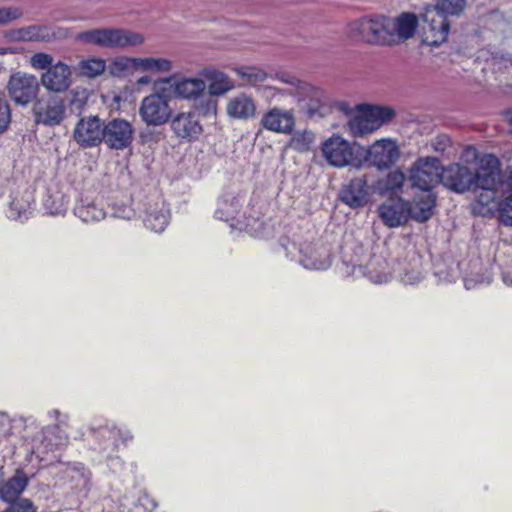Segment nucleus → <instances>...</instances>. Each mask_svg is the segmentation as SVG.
<instances>
[{
  "instance_id": "obj_41",
  "label": "nucleus",
  "mask_w": 512,
  "mask_h": 512,
  "mask_svg": "<svg viewBox=\"0 0 512 512\" xmlns=\"http://www.w3.org/2000/svg\"><path fill=\"white\" fill-rule=\"evenodd\" d=\"M315 140V135L312 131L301 130L296 131L289 140L288 146L298 152H307L310 150L311 145Z\"/></svg>"
},
{
  "instance_id": "obj_56",
  "label": "nucleus",
  "mask_w": 512,
  "mask_h": 512,
  "mask_svg": "<svg viewBox=\"0 0 512 512\" xmlns=\"http://www.w3.org/2000/svg\"><path fill=\"white\" fill-rule=\"evenodd\" d=\"M339 108L340 110H342L345 114H349L350 113V108L349 106L346 104V103H341L339 105Z\"/></svg>"
},
{
  "instance_id": "obj_42",
  "label": "nucleus",
  "mask_w": 512,
  "mask_h": 512,
  "mask_svg": "<svg viewBox=\"0 0 512 512\" xmlns=\"http://www.w3.org/2000/svg\"><path fill=\"white\" fill-rule=\"evenodd\" d=\"M466 5V0H437V4L431 9H439L447 18L448 15L460 14Z\"/></svg>"
},
{
  "instance_id": "obj_25",
  "label": "nucleus",
  "mask_w": 512,
  "mask_h": 512,
  "mask_svg": "<svg viewBox=\"0 0 512 512\" xmlns=\"http://www.w3.org/2000/svg\"><path fill=\"white\" fill-rule=\"evenodd\" d=\"M170 219V211L162 199L148 203L143 222L145 226L155 233H161L167 227Z\"/></svg>"
},
{
  "instance_id": "obj_32",
  "label": "nucleus",
  "mask_w": 512,
  "mask_h": 512,
  "mask_svg": "<svg viewBox=\"0 0 512 512\" xmlns=\"http://www.w3.org/2000/svg\"><path fill=\"white\" fill-rule=\"evenodd\" d=\"M242 206V199L232 194L222 196L217 202L215 217L219 220H234L239 214Z\"/></svg>"
},
{
  "instance_id": "obj_17",
  "label": "nucleus",
  "mask_w": 512,
  "mask_h": 512,
  "mask_svg": "<svg viewBox=\"0 0 512 512\" xmlns=\"http://www.w3.org/2000/svg\"><path fill=\"white\" fill-rule=\"evenodd\" d=\"M40 82L49 92H66L73 83L72 68L65 62L58 61L42 73Z\"/></svg>"
},
{
  "instance_id": "obj_39",
  "label": "nucleus",
  "mask_w": 512,
  "mask_h": 512,
  "mask_svg": "<svg viewBox=\"0 0 512 512\" xmlns=\"http://www.w3.org/2000/svg\"><path fill=\"white\" fill-rule=\"evenodd\" d=\"M405 179L406 176L401 170H393L384 178L378 180L375 188L381 195L395 194L401 190Z\"/></svg>"
},
{
  "instance_id": "obj_47",
  "label": "nucleus",
  "mask_w": 512,
  "mask_h": 512,
  "mask_svg": "<svg viewBox=\"0 0 512 512\" xmlns=\"http://www.w3.org/2000/svg\"><path fill=\"white\" fill-rule=\"evenodd\" d=\"M65 203L66 201L64 196H59L56 197L55 199H52V196H48L44 200L45 206L50 210L52 214H59L62 211H64Z\"/></svg>"
},
{
  "instance_id": "obj_24",
  "label": "nucleus",
  "mask_w": 512,
  "mask_h": 512,
  "mask_svg": "<svg viewBox=\"0 0 512 512\" xmlns=\"http://www.w3.org/2000/svg\"><path fill=\"white\" fill-rule=\"evenodd\" d=\"M62 29L55 30L47 25H30L10 32V38L15 41L49 42L64 36Z\"/></svg>"
},
{
  "instance_id": "obj_8",
  "label": "nucleus",
  "mask_w": 512,
  "mask_h": 512,
  "mask_svg": "<svg viewBox=\"0 0 512 512\" xmlns=\"http://www.w3.org/2000/svg\"><path fill=\"white\" fill-rule=\"evenodd\" d=\"M412 187L420 191H432L441 182V166L435 157L419 158L409 169L408 177Z\"/></svg>"
},
{
  "instance_id": "obj_22",
  "label": "nucleus",
  "mask_w": 512,
  "mask_h": 512,
  "mask_svg": "<svg viewBox=\"0 0 512 512\" xmlns=\"http://www.w3.org/2000/svg\"><path fill=\"white\" fill-rule=\"evenodd\" d=\"M299 262L306 269L325 270L331 265V254L324 245L307 244L300 249Z\"/></svg>"
},
{
  "instance_id": "obj_4",
  "label": "nucleus",
  "mask_w": 512,
  "mask_h": 512,
  "mask_svg": "<svg viewBox=\"0 0 512 512\" xmlns=\"http://www.w3.org/2000/svg\"><path fill=\"white\" fill-rule=\"evenodd\" d=\"M75 40L104 49H124L141 45L145 38L142 34L127 29L95 28L78 33Z\"/></svg>"
},
{
  "instance_id": "obj_53",
  "label": "nucleus",
  "mask_w": 512,
  "mask_h": 512,
  "mask_svg": "<svg viewBox=\"0 0 512 512\" xmlns=\"http://www.w3.org/2000/svg\"><path fill=\"white\" fill-rule=\"evenodd\" d=\"M420 279L421 275L417 269L413 270L412 273H405V275L402 277L403 282L407 284H414L418 282Z\"/></svg>"
},
{
  "instance_id": "obj_28",
  "label": "nucleus",
  "mask_w": 512,
  "mask_h": 512,
  "mask_svg": "<svg viewBox=\"0 0 512 512\" xmlns=\"http://www.w3.org/2000/svg\"><path fill=\"white\" fill-rule=\"evenodd\" d=\"M33 203L34 195L29 189L14 194L7 211L8 218L21 222L27 220L31 214Z\"/></svg>"
},
{
  "instance_id": "obj_49",
  "label": "nucleus",
  "mask_w": 512,
  "mask_h": 512,
  "mask_svg": "<svg viewBox=\"0 0 512 512\" xmlns=\"http://www.w3.org/2000/svg\"><path fill=\"white\" fill-rule=\"evenodd\" d=\"M11 121V112L6 100L0 98V133L5 131Z\"/></svg>"
},
{
  "instance_id": "obj_57",
  "label": "nucleus",
  "mask_w": 512,
  "mask_h": 512,
  "mask_svg": "<svg viewBox=\"0 0 512 512\" xmlns=\"http://www.w3.org/2000/svg\"><path fill=\"white\" fill-rule=\"evenodd\" d=\"M268 88H269V89H271V90H274V91H275V92H277V93H278V92H280V90H279V89H277V88H273V87H268Z\"/></svg>"
},
{
  "instance_id": "obj_54",
  "label": "nucleus",
  "mask_w": 512,
  "mask_h": 512,
  "mask_svg": "<svg viewBox=\"0 0 512 512\" xmlns=\"http://www.w3.org/2000/svg\"><path fill=\"white\" fill-rule=\"evenodd\" d=\"M503 281L506 285L512 286V268L508 267L503 272Z\"/></svg>"
},
{
  "instance_id": "obj_21",
  "label": "nucleus",
  "mask_w": 512,
  "mask_h": 512,
  "mask_svg": "<svg viewBox=\"0 0 512 512\" xmlns=\"http://www.w3.org/2000/svg\"><path fill=\"white\" fill-rule=\"evenodd\" d=\"M170 127L177 138L186 141L196 140L202 133L199 118L193 111L177 113L170 119Z\"/></svg>"
},
{
  "instance_id": "obj_2",
  "label": "nucleus",
  "mask_w": 512,
  "mask_h": 512,
  "mask_svg": "<svg viewBox=\"0 0 512 512\" xmlns=\"http://www.w3.org/2000/svg\"><path fill=\"white\" fill-rule=\"evenodd\" d=\"M505 178L501 176L500 163L492 154H485L479 159L478 177L475 185L477 192L473 210L481 215L497 211V203L502 198L501 185Z\"/></svg>"
},
{
  "instance_id": "obj_34",
  "label": "nucleus",
  "mask_w": 512,
  "mask_h": 512,
  "mask_svg": "<svg viewBox=\"0 0 512 512\" xmlns=\"http://www.w3.org/2000/svg\"><path fill=\"white\" fill-rule=\"evenodd\" d=\"M28 484V478L22 471H16L15 475L4 483L0 489V497L6 502H14L24 491Z\"/></svg>"
},
{
  "instance_id": "obj_18",
  "label": "nucleus",
  "mask_w": 512,
  "mask_h": 512,
  "mask_svg": "<svg viewBox=\"0 0 512 512\" xmlns=\"http://www.w3.org/2000/svg\"><path fill=\"white\" fill-rule=\"evenodd\" d=\"M260 124L268 131L288 135L296 125L295 113L292 109L274 106L263 114Z\"/></svg>"
},
{
  "instance_id": "obj_29",
  "label": "nucleus",
  "mask_w": 512,
  "mask_h": 512,
  "mask_svg": "<svg viewBox=\"0 0 512 512\" xmlns=\"http://www.w3.org/2000/svg\"><path fill=\"white\" fill-rule=\"evenodd\" d=\"M65 483L71 490L86 492L90 484V472L81 463L68 464L63 471Z\"/></svg>"
},
{
  "instance_id": "obj_15",
  "label": "nucleus",
  "mask_w": 512,
  "mask_h": 512,
  "mask_svg": "<svg viewBox=\"0 0 512 512\" xmlns=\"http://www.w3.org/2000/svg\"><path fill=\"white\" fill-rule=\"evenodd\" d=\"M321 151L325 160L337 168L349 165L354 158L351 144L339 135H333L325 140Z\"/></svg>"
},
{
  "instance_id": "obj_52",
  "label": "nucleus",
  "mask_w": 512,
  "mask_h": 512,
  "mask_svg": "<svg viewBox=\"0 0 512 512\" xmlns=\"http://www.w3.org/2000/svg\"><path fill=\"white\" fill-rule=\"evenodd\" d=\"M462 159L465 162L476 161L478 159V152H477L476 148H474L472 146L466 147L462 153Z\"/></svg>"
},
{
  "instance_id": "obj_1",
  "label": "nucleus",
  "mask_w": 512,
  "mask_h": 512,
  "mask_svg": "<svg viewBox=\"0 0 512 512\" xmlns=\"http://www.w3.org/2000/svg\"><path fill=\"white\" fill-rule=\"evenodd\" d=\"M418 27L413 13H401L397 17L374 16L361 18L348 26L351 37L369 44L391 46L412 38Z\"/></svg>"
},
{
  "instance_id": "obj_35",
  "label": "nucleus",
  "mask_w": 512,
  "mask_h": 512,
  "mask_svg": "<svg viewBox=\"0 0 512 512\" xmlns=\"http://www.w3.org/2000/svg\"><path fill=\"white\" fill-rule=\"evenodd\" d=\"M67 437L61 433L58 426H51L43 429L40 444L37 446L39 453H47L65 445Z\"/></svg>"
},
{
  "instance_id": "obj_6",
  "label": "nucleus",
  "mask_w": 512,
  "mask_h": 512,
  "mask_svg": "<svg viewBox=\"0 0 512 512\" xmlns=\"http://www.w3.org/2000/svg\"><path fill=\"white\" fill-rule=\"evenodd\" d=\"M173 91L178 98L197 103L205 115L215 114L217 102L207 97V85L204 79L199 77H183L176 79Z\"/></svg>"
},
{
  "instance_id": "obj_36",
  "label": "nucleus",
  "mask_w": 512,
  "mask_h": 512,
  "mask_svg": "<svg viewBox=\"0 0 512 512\" xmlns=\"http://www.w3.org/2000/svg\"><path fill=\"white\" fill-rule=\"evenodd\" d=\"M173 69L171 60L165 57H138L139 73L163 74Z\"/></svg>"
},
{
  "instance_id": "obj_3",
  "label": "nucleus",
  "mask_w": 512,
  "mask_h": 512,
  "mask_svg": "<svg viewBox=\"0 0 512 512\" xmlns=\"http://www.w3.org/2000/svg\"><path fill=\"white\" fill-rule=\"evenodd\" d=\"M275 78L290 86L286 93L295 98L299 111L309 118H322L330 112L329 98L322 89L287 73H277Z\"/></svg>"
},
{
  "instance_id": "obj_58",
  "label": "nucleus",
  "mask_w": 512,
  "mask_h": 512,
  "mask_svg": "<svg viewBox=\"0 0 512 512\" xmlns=\"http://www.w3.org/2000/svg\"><path fill=\"white\" fill-rule=\"evenodd\" d=\"M128 438H131V435H127L126 437L123 436V440H127Z\"/></svg>"
},
{
  "instance_id": "obj_16",
  "label": "nucleus",
  "mask_w": 512,
  "mask_h": 512,
  "mask_svg": "<svg viewBox=\"0 0 512 512\" xmlns=\"http://www.w3.org/2000/svg\"><path fill=\"white\" fill-rule=\"evenodd\" d=\"M104 124L97 116L81 118L75 125L73 138L83 147H95L102 142Z\"/></svg>"
},
{
  "instance_id": "obj_44",
  "label": "nucleus",
  "mask_w": 512,
  "mask_h": 512,
  "mask_svg": "<svg viewBox=\"0 0 512 512\" xmlns=\"http://www.w3.org/2000/svg\"><path fill=\"white\" fill-rule=\"evenodd\" d=\"M54 59L50 54L37 52L30 57L29 63L36 70H47L53 66Z\"/></svg>"
},
{
  "instance_id": "obj_43",
  "label": "nucleus",
  "mask_w": 512,
  "mask_h": 512,
  "mask_svg": "<svg viewBox=\"0 0 512 512\" xmlns=\"http://www.w3.org/2000/svg\"><path fill=\"white\" fill-rule=\"evenodd\" d=\"M98 437L103 440L101 445L104 450H107L110 447L115 448L117 446V438L120 437V430L116 428L102 427L98 430Z\"/></svg>"
},
{
  "instance_id": "obj_55",
  "label": "nucleus",
  "mask_w": 512,
  "mask_h": 512,
  "mask_svg": "<svg viewBox=\"0 0 512 512\" xmlns=\"http://www.w3.org/2000/svg\"><path fill=\"white\" fill-rule=\"evenodd\" d=\"M152 81L151 77L149 75H143L137 80V85L139 86H145L150 84Z\"/></svg>"
},
{
  "instance_id": "obj_10",
  "label": "nucleus",
  "mask_w": 512,
  "mask_h": 512,
  "mask_svg": "<svg viewBox=\"0 0 512 512\" xmlns=\"http://www.w3.org/2000/svg\"><path fill=\"white\" fill-rule=\"evenodd\" d=\"M450 24L439 9L427 8L423 14V42L429 46H438L446 41Z\"/></svg>"
},
{
  "instance_id": "obj_60",
  "label": "nucleus",
  "mask_w": 512,
  "mask_h": 512,
  "mask_svg": "<svg viewBox=\"0 0 512 512\" xmlns=\"http://www.w3.org/2000/svg\"><path fill=\"white\" fill-rule=\"evenodd\" d=\"M2 194V191L0 190V195Z\"/></svg>"
},
{
  "instance_id": "obj_51",
  "label": "nucleus",
  "mask_w": 512,
  "mask_h": 512,
  "mask_svg": "<svg viewBox=\"0 0 512 512\" xmlns=\"http://www.w3.org/2000/svg\"><path fill=\"white\" fill-rule=\"evenodd\" d=\"M491 282V275L487 273L484 277L480 279H474L472 277H467L464 280L465 287L467 289H472L476 287L478 284H489Z\"/></svg>"
},
{
  "instance_id": "obj_37",
  "label": "nucleus",
  "mask_w": 512,
  "mask_h": 512,
  "mask_svg": "<svg viewBox=\"0 0 512 512\" xmlns=\"http://www.w3.org/2000/svg\"><path fill=\"white\" fill-rule=\"evenodd\" d=\"M234 72L242 80L244 85L257 88L271 77L264 69L257 66L235 67Z\"/></svg>"
},
{
  "instance_id": "obj_59",
  "label": "nucleus",
  "mask_w": 512,
  "mask_h": 512,
  "mask_svg": "<svg viewBox=\"0 0 512 512\" xmlns=\"http://www.w3.org/2000/svg\"><path fill=\"white\" fill-rule=\"evenodd\" d=\"M510 123H511V125H512V114H511V117H510Z\"/></svg>"
},
{
  "instance_id": "obj_50",
  "label": "nucleus",
  "mask_w": 512,
  "mask_h": 512,
  "mask_svg": "<svg viewBox=\"0 0 512 512\" xmlns=\"http://www.w3.org/2000/svg\"><path fill=\"white\" fill-rule=\"evenodd\" d=\"M451 144L450 138L447 135H438L432 141V147L437 152H444Z\"/></svg>"
},
{
  "instance_id": "obj_38",
  "label": "nucleus",
  "mask_w": 512,
  "mask_h": 512,
  "mask_svg": "<svg viewBox=\"0 0 512 512\" xmlns=\"http://www.w3.org/2000/svg\"><path fill=\"white\" fill-rule=\"evenodd\" d=\"M109 73L116 77H126L139 73L138 57L118 56L108 66Z\"/></svg>"
},
{
  "instance_id": "obj_5",
  "label": "nucleus",
  "mask_w": 512,
  "mask_h": 512,
  "mask_svg": "<svg viewBox=\"0 0 512 512\" xmlns=\"http://www.w3.org/2000/svg\"><path fill=\"white\" fill-rule=\"evenodd\" d=\"M395 110L389 106L358 105L356 113L348 120V129L355 137L372 133L382 125L390 122Z\"/></svg>"
},
{
  "instance_id": "obj_26",
  "label": "nucleus",
  "mask_w": 512,
  "mask_h": 512,
  "mask_svg": "<svg viewBox=\"0 0 512 512\" xmlns=\"http://www.w3.org/2000/svg\"><path fill=\"white\" fill-rule=\"evenodd\" d=\"M436 197L432 191H420L409 203V217L417 222H425L433 215Z\"/></svg>"
},
{
  "instance_id": "obj_46",
  "label": "nucleus",
  "mask_w": 512,
  "mask_h": 512,
  "mask_svg": "<svg viewBox=\"0 0 512 512\" xmlns=\"http://www.w3.org/2000/svg\"><path fill=\"white\" fill-rule=\"evenodd\" d=\"M6 512H37V509L30 500L22 498L11 503Z\"/></svg>"
},
{
  "instance_id": "obj_14",
  "label": "nucleus",
  "mask_w": 512,
  "mask_h": 512,
  "mask_svg": "<svg viewBox=\"0 0 512 512\" xmlns=\"http://www.w3.org/2000/svg\"><path fill=\"white\" fill-rule=\"evenodd\" d=\"M477 177L478 169L474 172L460 164H451L444 169L441 168V183L458 193H463L476 185Z\"/></svg>"
},
{
  "instance_id": "obj_12",
  "label": "nucleus",
  "mask_w": 512,
  "mask_h": 512,
  "mask_svg": "<svg viewBox=\"0 0 512 512\" xmlns=\"http://www.w3.org/2000/svg\"><path fill=\"white\" fill-rule=\"evenodd\" d=\"M33 110L37 123L45 126H57L65 119L66 103L64 98L52 95L36 102Z\"/></svg>"
},
{
  "instance_id": "obj_40",
  "label": "nucleus",
  "mask_w": 512,
  "mask_h": 512,
  "mask_svg": "<svg viewBox=\"0 0 512 512\" xmlns=\"http://www.w3.org/2000/svg\"><path fill=\"white\" fill-rule=\"evenodd\" d=\"M106 69V62L101 58H88L78 63L79 73L88 78L101 75Z\"/></svg>"
},
{
  "instance_id": "obj_9",
  "label": "nucleus",
  "mask_w": 512,
  "mask_h": 512,
  "mask_svg": "<svg viewBox=\"0 0 512 512\" xmlns=\"http://www.w3.org/2000/svg\"><path fill=\"white\" fill-rule=\"evenodd\" d=\"M369 180L370 177L364 174L344 183L339 191V199L341 202L352 209L366 206L373 195Z\"/></svg>"
},
{
  "instance_id": "obj_33",
  "label": "nucleus",
  "mask_w": 512,
  "mask_h": 512,
  "mask_svg": "<svg viewBox=\"0 0 512 512\" xmlns=\"http://www.w3.org/2000/svg\"><path fill=\"white\" fill-rule=\"evenodd\" d=\"M74 214L83 222H97L105 218L104 209L93 200L81 198L74 207Z\"/></svg>"
},
{
  "instance_id": "obj_30",
  "label": "nucleus",
  "mask_w": 512,
  "mask_h": 512,
  "mask_svg": "<svg viewBox=\"0 0 512 512\" xmlns=\"http://www.w3.org/2000/svg\"><path fill=\"white\" fill-rule=\"evenodd\" d=\"M500 187L502 198L497 203L498 220L501 224L512 227V170Z\"/></svg>"
},
{
  "instance_id": "obj_27",
  "label": "nucleus",
  "mask_w": 512,
  "mask_h": 512,
  "mask_svg": "<svg viewBox=\"0 0 512 512\" xmlns=\"http://www.w3.org/2000/svg\"><path fill=\"white\" fill-rule=\"evenodd\" d=\"M202 75L209 81L207 97L223 96L235 88V82L224 72L205 69Z\"/></svg>"
},
{
  "instance_id": "obj_13",
  "label": "nucleus",
  "mask_w": 512,
  "mask_h": 512,
  "mask_svg": "<svg viewBox=\"0 0 512 512\" xmlns=\"http://www.w3.org/2000/svg\"><path fill=\"white\" fill-rule=\"evenodd\" d=\"M8 93L11 99L20 105H27L34 100L39 92V81L36 76L18 72L9 79Z\"/></svg>"
},
{
  "instance_id": "obj_23",
  "label": "nucleus",
  "mask_w": 512,
  "mask_h": 512,
  "mask_svg": "<svg viewBox=\"0 0 512 512\" xmlns=\"http://www.w3.org/2000/svg\"><path fill=\"white\" fill-rule=\"evenodd\" d=\"M226 113L235 120L253 119L257 114L256 102L251 95L238 93L227 100Z\"/></svg>"
},
{
  "instance_id": "obj_11",
  "label": "nucleus",
  "mask_w": 512,
  "mask_h": 512,
  "mask_svg": "<svg viewBox=\"0 0 512 512\" xmlns=\"http://www.w3.org/2000/svg\"><path fill=\"white\" fill-rule=\"evenodd\" d=\"M135 130L132 124L122 118H115L104 125L102 141L114 150L128 148L134 139Z\"/></svg>"
},
{
  "instance_id": "obj_7",
  "label": "nucleus",
  "mask_w": 512,
  "mask_h": 512,
  "mask_svg": "<svg viewBox=\"0 0 512 512\" xmlns=\"http://www.w3.org/2000/svg\"><path fill=\"white\" fill-rule=\"evenodd\" d=\"M138 112L147 126L157 127L166 124L172 116L169 96L160 91L145 96L141 100Z\"/></svg>"
},
{
  "instance_id": "obj_45",
  "label": "nucleus",
  "mask_w": 512,
  "mask_h": 512,
  "mask_svg": "<svg viewBox=\"0 0 512 512\" xmlns=\"http://www.w3.org/2000/svg\"><path fill=\"white\" fill-rule=\"evenodd\" d=\"M71 95L72 97L69 101L70 110L73 113L80 114L87 104V94L84 90H75Z\"/></svg>"
},
{
  "instance_id": "obj_20",
  "label": "nucleus",
  "mask_w": 512,
  "mask_h": 512,
  "mask_svg": "<svg viewBox=\"0 0 512 512\" xmlns=\"http://www.w3.org/2000/svg\"><path fill=\"white\" fill-rule=\"evenodd\" d=\"M378 213L386 226H402L409 219V202L402 198H389L379 206Z\"/></svg>"
},
{
  "instance_id": "obj_31",
  "label": "nucleus",
  "mask_w": 512,
  "mask_h": 512,
  "mask_svg": "<svg viewBox=\"0 0 512 512\" xmlns=\"http://www.w3.org/2000/svg\"><path fill=\"white\" fill-rule=\"evenodd\" d=\"M353 274L366 276L371 282L376 284L385 283L390 278L386 261L378 258L370 260L365 267H354Z\"/></svg>"
},
{
  "instance_id": "obj_48",
  "label": "nucleus",
  "mask_w": 512,
  "mask_h": 512,
  "mask_svg": "<svg viewBox=\"0 0 512 512\" xmlns=\"http://www.w3.org/2000/svg\"><path fill=\"white\" fill-rule=\"evenodd\" d=\"M22 16V11L17 7L0 8V24H6Z\"/></svg>"
},
{
  "instance_id": "obj_19",
  "label": "nucleus",
  "mask_w": 512,
  "mask_h": 512,
  "mask_svg": "<svg viewBox=\"0 0 512 512\" xmlns=\"http://www.w3.org/2000/svg\"><path fill=\"white\" fill-rule=\"evenodd\" d=\"M399 157V147L396 141L391 139L377 140L367 152V160L380 170L390 168L398 161Z\"/></svg>"
}]
</instances>
